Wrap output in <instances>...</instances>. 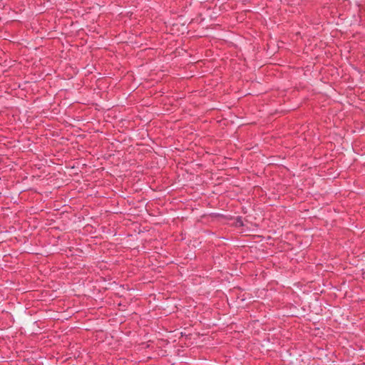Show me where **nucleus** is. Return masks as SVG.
Masks as SVG:
<instances>
[{
    "instance_id": "nucleus-1",
    "label": "nucleus",
    "mask_w": 365,
    "mask_h": 365,
    "mask_svg": "<svg viewBox=\"0 0 365 365\" xmlns=\"http://www.w3.org/2000/svg\"><path fill=\"white\" fill-rule=\"evenodd\" d=\"M236 225L238 227H242L244 225L242 219L241 217H238L236 221Z\"/></svg>"
}]
</instances>
